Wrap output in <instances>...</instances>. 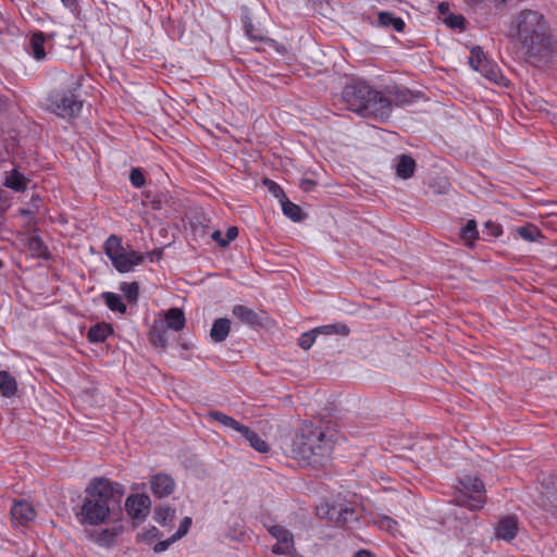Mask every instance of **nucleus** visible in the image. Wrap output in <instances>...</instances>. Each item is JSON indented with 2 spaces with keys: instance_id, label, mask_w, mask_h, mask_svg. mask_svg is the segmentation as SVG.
I'll return each instance as SVG.
<instances>
[{
  "instance_id": "obj_29",
  "label": "nucleus",
  "mask_w": 557,
  "mask_h": 557,
  "mask_svg": "<svg viewBox=\"0 0 557 557\" xmlns=\"http://www.w3.org/2000/svg\"><path fill=\"white\" fill-rule=\"evenodd\" d=\"M175 517V509L170 506H159L156 509L154 518L161 525H166Z\"/></svg>"
},
{
  "instance_id": "obj_21",
  "label": "nucleus",
  "mask_w": 557,
  "mask_h": 557,
  "mask_svg": "<svg viewBox=\"0 0 557 557\" xmlns=\"http://www.w3.org/2000/svg\"><path fill=\"white\" fill-rule=\"evenodd\" d=\"M282 210L283 213L289 218L294 222H300L304 220L305 214L302 213V210L299 206L295 205L294 202L289 201L287 197H284V199H281Z\"/></svg>"
},
{
  "instance_id": "obj_48",
  "label": "nucleus",
  "mask_w": 557,
  "mask_h": 557,
  "mask_svg": "<svg viewBox=\"0 0 557 557\" xmlns=\"http://www.w3.org/2000/svg\"><path fill=\"white\" fill-rule=\"evenodd\" d=\"M212 239L220 244L221 240L225 239L220 231H214L211 235Z\"/></svg>"
},
{
  "instance_id": "obj_46",
  "label": "nucleus",
  "mask_w": 557,
  "mask_h": 557,
  "mask_svg": "<svg viewBox=\"0 0 557 557\" xmlns=\"http://www.w3.org/2000/svg\"><path fill=\"white\" fill-rule=\"evenodd\" d=\"M234 431L238 432L248 443L251 435L255 434L252 430L242 423H238V426H236Z\"/></svg>"
},
{
  "instance_id": "obj_52",
  "label": "nucleus",
  "mask_w": 557,
  "mask_h": 557,
  "mask_svg": "<svg viewBox=\"0 0 557 557\" xmlns=\"http://www.w3.org/2000/svg\"><path fill=\"white\" fill-rule=\"evenodd\" d=\"M65 7H73L75 0H61Z\"/></svg>"
},
{
  "instance_id": "obj_27",
  "label": "nucleus",
  "mask_w": 557,
  "mask_h": 557,
  "mask_svg": "<svg viewBox=\"0 0 557 557\" xmlns=\"http://www.w3.org/2000/svg\"><path fill=\"white\" fill-rule=\"evenodd\" d=\"M391 101V107L395 106H404L410 103L412 101V94L406 89H395L394 91H389V97H385Z\"/></svg>"
},
{
  "instance_id": "obj_38",
  "label": "nucleus",
  "mask_w": 557,
  "mask_h": 557,
  "mask_svg": "<svg viewBox=\"0 0 557 557\" xmlns=\"http://www.w3.org/2000/svg\"><path fill=\"white\" fill-rule=\"evenodd\" d=\"M249 445L259 453L269 451V445L256 432L249 438Z\"/></svg>"
},
{
  "instance_id": "obj_35",
  "label": "nucleus",
  "mask_w": 557,
  "mask_h": 557,
  "mask_svg": "<svg viewBox=\"0 0 557 557\" xmlns=\"http://www.w3.org/2000/svg\"><path fill=\"white\" fill-rule=\"evenodd\" d=\"M486 78L490 81L498 84V85H506V78L500 74V72L493 66H490L487 63V67L484 69L483 72H481Z\"/></svg>"
},
{
  "instance_id": "obj_55",
  "label": "nucleus",
  "mask_w": 557,
  "mask_h": 557,
  "mask_svg": "<svg viewBox=\"0 0 557 557\" xmlns=\"http://www.w3.org/2000/svg\"><path fill=\"white\" fill-rule=\"evenodd\" d=\"M302 185H304V186H307V187H305V190H308V187H310L311 185H313V183H312L311 181H309V180H305V181L302 182Z\"/></svg>"
},
{
  "instance_id": "obj_22",
  "label": "nucleus",
  "mask_w": 557,
  "mask_h": 557,
  "mask_svg": "<svg viewBox=\"0 0 557 557\" xmlns=\"http://www.w3.org/2000/svg\"><path fill=\"white\" fill-rule=\"evenodd\" d=\"M112 333V327L109 324H96L88 331V339L91 343H102Z\"/></svg>"
},
{
  "instance_id": "obj_41",
  "label": "nucleus",
  "mask_w": 557,
  "mask_h": 557,
  "mask_svg": "<svg viewBox=\"0 0 557 557\" xmlns=\"http://www.w3.org/2000/svg\"><path fill=\"white\" fill-rule=\"evenodd\" d=\"M129 181L137 188H140L145 184L144 174L139 169H133L131 171Z\"/></svg>"
},
{
  "instance_id": "obj_17",
  "label": "nucleus",
  "mask_w": 557,
  "mask_h": 557,
  "mask_svg": "<svg viewBox=\"0 0 557 557\" xmlns=\"http://www.w3.org/2000/svg\"><path fill=\"white\" fill-rule=\"evenodd\" d=\"M231 330V321L226 318L216 319L211 327L210 337L214 343H221L226 339Z\"/></svg>"
},
{
  "instance_id": "obj_2",
  "label": "nucleus",
  "mask_w": 557,
  "mask_h": 557,
  "mask_svg": "<svg viewBox=\"0 0 557 557\" xmlns=\"http://www.w3.org/2000/svg\"><path fill=\"white\" fill-rule=\"evenodd\" d=\"M342 97L350 111L364 117L373 116L383 121L391 114V101L366 84L346 86Z\"/></svg>"
},
{
  "instance_id": "obj_43",
  "label": "nucleus",
  "mask_w": 557,
  "mask_h": 557,
  "mask_svg": "<svg viewBox=\"0 0 557 557\" xmlns=\"http://www.w3.org/2000/svg\"><path fill=\"white\" fill-rule=\"evenodd\" d=\"M238 235V230L235 226H232L227 230L225 239L220 242L221 247H226L232 240H234Z\"/></svg>"
},
{
  "instance_id": "obj_54",
  "label": "nucleus",
  "mask_w": 557,
  "mask_h": 557,
  "mask_svg": "<svg viewBox=\"0 0 557 557\" xmlns=\"http://www.w3.org/2000/svg\"><path fill=\"white\" fill-rule=\"evenodd\" d=\"M302 185H304V186H307V187H305V190H308V187H310L311 185H313V183H312L311 181H309V180H305V181L302 182Z\"/></svg>"
},
{
  "instance_id": "obj_16",
  "label": "nucleus",
  "mask_w": 557,
  "mask_h": 557,
  "mask_svg": "<svg viewBox=\"0 0 557 557\" xmlns=\"http://www.w3.org/2000/svg\"><path fill=\"white\" fill-rule=\"evenodd\" d=\"M28 183L29 180L15 169L5 172L4 186L13 189L14 191H24L27 188Z\"/></svg>"
},
{
  "instance_id": "obj_19",
  "label": "nucleus",
  "mask_w": 557,
  "mask_h": 557,
  "mask_svg": "<svg viewBox=\"0 0 557 557\" xmlns=\"http://www.w3.org/2000/svg\"><path fill=\"white\" fill-rule=\"evenodd\" d=\"M39 203H40V199L38 198H33L32 199V203H30V207L29 208H22L20 209V215L24 218V222H25V226L28 228V230H32L35 227L36 225V220H35V215L38 213L39 211Z\"/></svg>"
},
{
  "instance_id": "obj_23",
  "label": "nucleus",
  "mask_w": 557,
  "mask_h": 557,
  "mask_svg": "<svg viewBox=\"0 0 557 557\" xmlns=\"http://www.w3.org/2000/svg\"><path fill=\"white\" fill-rule=\"evenodd\" d=\"M379 24L384 27L392 26L396 32H403L405 23L400 17H396L391 12L379 13Z\"/></svg>"
},
{
  "instance_id": "obj_37",
  "label": "nucleus",
  "mask_w": 557,
  "mask_h": 557,
  "mask_svg": "<svg viewBox=\"0 0 557 557\" xmlns=\"http://www.w3.org/2000/svg\"><path fill=\"white\" fill-rule=\"evenodd\" d=\"M315 338H317V334H315L314 330H312L310 332H307V333H304L300 335V337L298 338V345L302 349L307 350L313 345Z\"/></svg>"
},
{
  "instance_id": "obj_31",
  "label": "nucleus",
  "mask_w": 557,
  "mask_h": 557,
  "mask_svg": "<svg viewBox=\"0 0 557 557\" xmlns=\"http://www.w3.org/2000/svg\"><path fill=\"white\" fill-rule=\"evenodd\" d=\"M517 234L527 242H536L541 237V231L534 225H525L517 228Z\"/></svg>"
},
{
  "instance_id": "obj_13",
  "label": "nucleus",
  "mask_w": 557,
  "mask_h": 557,
  "mask_svg": "<svg viewBox=\"0 0 557 557\" xmlns=\"http://www.w3.org/2000/svg\"><path fill=\"white\" fill-rule=\"evenodd\" d=\"M394 169L396 175L401 180H409L413 176L417 168L414 159L409 154H399L395 158Z\"/></svg>"
},
{
  "instance_id": "obj_20",
  "label": "nucleus",
  "mask_w": 557,
  "mask_h": 557,
  "mask_svg": "<svg viewBox=\"0 0 557 557\" xmlns=\"http://www.w3.org/2000/svg\"><path fill=\"white\" fill-rule=\"evenodd\" d=\"M17 384L15 379L7 371H0V392L4 397L15 395Z\"/></svg>"
},
{
  "instance_id": "obj_45",
  "label": "nucleus",
  "mask_w": 557,
  "mask_h": 557,
  "mask_svg": "<svg viewBox=\"0 0 557 557\" xmlns=\"http://www.w3.org/2000/svg\"><path fill=\"white\" fill-rule=\"evenodd\" d=\"M234 431L238 432L248 443L251 435L255 434L252 430L242 423H238V426H236Z\"/></svg>"
},
{
  "instance_id": "obj_36",
  "label": "nucleus",
  "mask_w": 557,
  "mask_h": 557,
  "mask_svg": "<svg viewBox=\"0 0 557 557\" xmlns=\"http://www.w3.org/2000/svg\"><path fill=\"white\" fill-rule=\"evenodd\" d=\"M121 290L125 294L129 301H136L139 294V286L136 282L125 283L121 286Z\"/></svg>"
},
{
  "instance_id": "obj_32",
  "label": "nucleus",
  "mask_w": 557,
  "mask_h": 557,
  "mask_svg": "<svg viewBox=\"0 0 557 557\" xmlns=\"http://www.w3.org/2000/svg\"><path fill=\"white\" fill-rule=\"evenodd\" d=\"M163 325L158 326L153 325V327L150 331V339L153 345L164 348L168 343V337L165 335V332L162 330Z\"/></svg>"
},
{
  "instance_id": "obj_26",
  "label": "nucleus",
  "mask_w": 557,
  "mask_h": 557,
  "mask_svg": "<svg viewBox=\"0 0 557 557\" xmlns=\"http://www.w3.org/2000/svg\"><path fill=\"white\" fill-rule=\"evenodd\" d=\"M469 63L473 70L479 72H483L487 67L486 58L480 47L475 46L471 49Z\"/></svg>"
},
{
  "instance_id": "obj_10",
  "label": "nucleus",
  "mask_w": 557,
  "mask_h": 557,
  "mask_svg": "<svg viewBox=\"0 0 557 557\" xmlns=\"http://www.w3.org/2000/svg\"><path fill=\"white\" fill-rule=\"evenodd\" d=\"M232 313L242 323L247 324L251 327L264 326L268 320L264 313L256 312L252 309L243 305L234 306L232 309Z\"/></svg>"
},
{
  "instance_id": "obj_56",
  "label": "nucleus",
  "mask_w": 557,
  "mask_h": 557,
  "mask_svg": "<svg viewBox=\"0 0 557 557\" xmlns=\"http://www.w3.org/2000/svg\"><path fill=\"white\" fill-rule=\"evenodd\" d=\"M288 555H290V557H304L302 555L297 553L294 548L292 549V553H289Z\"/></svg>"
},
{
  "instance_id": "obj_51",
  "label": "nucleus",
  "mask_w": 557,
  "mask_h": 557,
  "mask_svg": "<svg viewBox=\"0 0 557 557\" xmlns=\"http://www.w3.org/2000/svg\"><path fill=\"white\" fill-rule=\"evenodd\" d=\"M490 225L493 227V232H492V234H493L494 236H498V235L500 234V228H499V226L494 225V224H491V223H486V226H490Z\"/></svg>"
},
{
  "instance_id": "obj_6",
  "label": "nucleus",
  "mask_w": 557,
  "mask_h": 557,
  "mask_svg": "<svg viewBox=\"0 0 557 557\" xmlns=\"http://www.w3.org/2000/svg\"><path fill=\"white\" fill-rule=\"evenodd\" d=\"M460 483L463 490L469 493L468 499L463 500L462 504L471 509L481 508L485 502L483 482L478 478L467 476Z\"/></svg>"
},
{
  "instance_id": "obj_34",
  "label": "nucleus",
  "mask_w": 557,
  "mask_h": 557,
  "mask_svg": "<svg viewBox=\"0 0 557 557\" xmlns=\"http://www.w3.org/2000/svg\"><path fill=\"white\" fill-rule=\"evenodd\" d=\"M209 414L213 420L220 422L221 424H223L227 428L235 430V428L238 426V423H239L238 421H236L232 417L226 416L220 411H211Z\"/></svg>"
},
{
  "instance_id": "obj_11",
  "label": "nucleus",
  "mask_w": 557,
  "mask_h": 557,
  "mask_svg": "<svg viewBox=\"0 0 557 557\" xmlns=\"http://www.w3.org/2000/svg\"><path fill=\"white\" fill-rule=\"evenodd\" d=\"M12 521L15 524L26 525L36 517L34 507L26 500L15 502L11 508Z\"/></svg>"
},
{
  "instance_id": "obj_24",
  "label": "nucleus",
  "mask_w": 557,
  "mask_h": 557,
  "mask_svg": "<svg viewBox=\"0 0 557 557\" xmlns=\"http://www.w3.org/2000/svg\"><path fill=\"white\" fill-rule=\"evenodd\" d=\"M45 36L42 33H36L30 37V49L34 58L38 61L45 59Z\"/></svg>"
},
{
  "instance_id": "obj_3",
  "label": "nucleus",
  "mask_w": 557,
  "mask_h": 557,
  "mask_svg": "<svg viewBox=\"0 0 557 557\" xmlns=\"http://www.w3.org/2000/svg\"><path fill=\"white\" fill-rule=\"evenodd\" d=\"M333 449V440L319 426L304 424L295 433L290 443V454L295 459L318 462Z\"/></svg>"
},
{
  "instance_id": "obj_14",
  "label": "nucleus",
  "mask_w": 557,
  "mask_h": 557,
  "mask_svg": "<svg viewBox=\"0 0 557 557\" xmlns=\"http://www.w3.org/2000/svg\"><path fill=\"white\" fill-rule=\"evenodd\" d=\"M519 530L518 519L516 517L503 518L496 528V536L504 541H511L516 537Z\"/></svg>"
},
{
  "instance_id": "obj_25",
  "label": "nucleus",
  "mask_w": 557,
  "mask_h": 557,
  "mask_svg": "<svg viewBox=\"0 0 557 557\" xmlns=\"http://www.w3.org/2000/svg\"><path fill=\"white\" fill-rule=\"evenodd\" d=\"M102 299L106 304V306L112 310V311H119L121 313L126 312V305L122 301V298L120 295L106 292L102 294Z\"/></svg>"
},
{
  "instance_id": "obj_18",
  "label": "nucleus",
  "mask_w": 557,
  "mask_h": 557,
  "mask_svg": "<svg viewBox=\"0 0 557 557\" xmlns=\"http://www.w3.org/2000/svg\"><path fill=\"white\" fill-rule=\"evenodd\" d=\"M165 326L173 331H181L185 326V315L183 310L171 308L164 314Z\"/></svg>"
},
{
  "instance_id": "obj_42",
  "label": "nucleus",
  "mask_w": 557,
  "mask_h": 557,
  "mask_svg": "<svg viewBox=\"0 0 557 557\" xmlns=\"http://www.w3.org/2000/svg\"><path fill=\"white\" fill-rule=\"evenodd\" d=\"M264 185L268 186L269 190L280 200L286 197L283 189L273 181L265 180Z\"/></svg>"
},
{
  "instance_id": "obj_1",
  "label": "nucleus",
  "mask_w": 557,
  "mask_h": 557,
  "mask_svg": "<svg viewBox=\"0 0 557 557\" xmlns=\"http://www.w3.org/2000/svg\"><path fill=\"white\" fill-rule=\"evenodd\" d=\"M122 486L104 478L94 479L85 490V499L77 513L83 524L98 525L121 510Z\"/></svg>"
},
{
  "instance_id": "obj_9",
  "label": "nucleus",
  "mask_w": 557,
  "mask_h": 557,
  "mask_svg": "<svg viewBox=\"0 0 557 557\" xmlns=\"http://www.w3.org/2000/svg\"><path fill=\"white\" fill-rule=\"evenodd\" d=\"M151 500L145 494L132 495L125 502L126 511L134 519L145 518L149 512Z\"/></svg>"
},
{
  "instance_id": "obj_39",
  "label": "nucleus",
  "mask_w": 557,
  "mask_h": 557,
  "mask_svg": "<svg viewBox=\"0 0 557 557\" xmlns=\"http://www.w3.org/2000/svg\"><path fill=\"white\" fill-rule=\"evenodd\" d=\"M443 22L450 28H462L465 18L462 15L448 14L447 16L443 17Z\"/></svg>"
},
{
  "instance_id": "obj_47",
  "label": "nucleus",
  "mask_w": 557,
  "mask_h": 557,
  "mask_svg": "<svg viewBox=\"0 0 557 557\" xmlns=\"http://www.w3.org/2000/svg\"><path fill=\"white\" fill-rule=\"evenodd\" d=\"M438 12L440 16L443 20V17L447 16L449 14V7L447 3L442 2L438 4Z\"/></svg>"
},
{
  "instance_id": "obj_12",
  "label": "nucleus",
  "mask_w": 557,
  "mask_h": 557,
  "mask_svg": "<svg viewBox=\"0 0 557 557\" xmlns=\"http://www.w3.org/2000/svg\"><path fill=\"white\" fill-rule=\"evenodd\" d=\"M150 488L153 495L158 497H166L173 493L175 482L169 474L159 473L151 478Z\"/></svg>"
},
{
  "instance_id": "obj_15",
  "label": "nucleus",
  "mask_w": 557,
  "mask_h": 557,
  "mask_svg": "<svg viewBox=\"0 0 557 557\" xmlns=\"http://www.w3.org/2000/svg\"><path fill=\"white\" fill-rule=\"evenodd\" d=\"M25 245L34 258H40L45 260L50 258L48 247L39 236L35 234L29 235L26 238Z\"/></svg>"
},
{
  "instance_id": "obj_50",
  "label": "nucleus",
  "mask_w": 557,
  "mask_h": 557,
  "mask_svg": "<svg viewBox=\"0 0 557 557\" xmlns=\"http://www.w3.org/2000/svg\"><path fill=\"white\" fill-rule=\"evenodd\" d=\"M354 557H373L372 554L368 550L361 549L358 550Z\"/></svg>"
},
{
  "instance_id": "obj_49",
  "label": "nucleus",
  "mask_w": 557,
  "mask_h": 557,
  "mask_svg": "<svg viewBox=\"0 0 557 557\" xmlns=\"http://www.w3.org/2000/svg\"><path fill=\"white\" fill-rule=\"evenodd\" d=\"M394 524H396L395 521H393L391 518L388 517H385L383 520H382V527H386L387 529H391Z\"/></svg>"
},
{
  "instance_id": "obj_5",
  "label": "nucleus",
  "mask_w": 557,
  "mask_h": 557,
  "mask_svg": "<svg viewBox=\"0 0 557 557\" xmlns=\"http://www.w3.org/2000/svg\"><path fill=\"white\" fill-rule=\"evenodd\" d=\"M104 252L113 267L121 273L129 272L134 267L143 263L144 256L135 250H126L122 238L111 235L104 243Z\"/></svg>"
},
{
  "instance_id": "obj_8",
  "label": "nucleus",
  "mask_w": 557,
  "mask_h": 557,
  "mask_svg": "<svg viewBox=\"0 0 557 557\" xmlns=\"http://www.w3.org/2000/svg\"><path fill=\"white\" fill-rule=\"evenodd\" d=\"M83 103L73 92L64 94L54 101V110L62 117H73L82 110Z\"/></svg>"
},
{
  "instance_id": "obj_40",
  "label": "nucleus",
  "mask_w": 557,
  "mask_h": 557,
  "mask_svg": "<svg viewBox=\"0 0 557 557\" xmlns=\"http://www.w3.org/2000/svg\"><path fill=\"white\" fill-rule=\"evenodd\" d=\"M191 525V519L189 517H185L178 527V530L173 534V540H180L184 535L187 534L189 528Z\"/></svg>"
},
{
  "instance_id": "obj_53",
  "label": "nucleus",
  "mask_w": 557,
  "mask_h": 557,
  "mask_svg": "<svg viewBox=\"0 0 557 557\" xmlns=\"http://www.w3.org/2000/svg\"><path fill=\"white\" fill-rule=\"evenodd\" d=\"M302 185H304V186H307V187H305V190H308V187H310L311 185H313V183H312L311 181H309V180H305V181L302 182Z\"/></svg>"
},
{
  "instance_id": "obj_57",
  "label": "nucleus",
  "mask_w": 557,
  "mask_h": 557,
  "mask_svg": "<svg viewBox=\"0 0 557 557\" xmlns=\"http://www.w3.org/2000/svg\"><path fill=\"white\" fill-rule=\"evenodd\" d=\"M2 265H3V263H2V261L0 260V268H2Z\"/></svg>"
},
{
  "instance_id": "obj_7",
  "label": "nucleus",
  "mask_w": 557,
  "mask_h": 557,
  "mask_svg": "<svg viewBox=\"0 0 557 557\" xmlns=\"http://www.w3.org/2000/svg\"><path fill=\"white\" fill-rule=\"evenodd\" d=\"M269 533L276 539L277 544L272 547V553L277 555H287L294 548L293 534L282 525H271L268 528Z\"/></svg>"
},
{
  "instance_id": "obj_44",
  "label": "nucleus",
  "mask_w": 557,
  "mask_h": 557,
  "mask_svg": "<svg viewBox=\"0 0 557 557\" xmlns=\"http://www.w3.org/2000/svg\"><path fill=\"white\" fill-rule=\"evenodd\" d=\"M177 540H173V535L166 540V541H161V542H158L154 546H153V552L154 553H162L164 550H166L169 548V546L171 544H173L174 542H176Z\"/></svg>"
},
{
  "instance_id": "obj_33",
  "label": "nucleus",
  "mask_w": 557,
  "mask_h": 557,
  "mask_svg": "<svg viewBox=\"0 0 557 557\" xmlns=\"http://www.w3.org/2000/svg\"><path fill=\"white\" fill-rule=\"evenodd\" d=\"M544 498L546 499L549 509L557 511V479L556 482L552 483V487H546V492L544 493Z\"/></svg>"
},
{
  "instance_id": "obj_4",
  "label": "nucleus",
  "mask_w": 557,
  "mask_h": 557,
  "mask_svg": "<svg viewBox=\"0 0 557 557\" xmlns=\"http://www.w3.org/2000/svg\"><path fill=\"white\" fill-rule=\"evenodd\" d=\"M547 26L542 15L525 10L512 21L509 36L517 40L530 54H537L545 49Z\"/></svg>"
},
{
  "instance_id": "obj_28",
  "label": "nucleus",
  "mask_w": 557,
  "mask_h": 557,
  "mask_svg": "<svg viewBox=\"0 0 557 557\" xmlns=\"http://www.w3.org/2000/svg\"><path fill=\"white\" fill-rule=\"evenodd\" d=\"M460 236L465 243L469 246L478 238L479 232L476 230V223L474 220H469L467 224L461 228Z\"/></svg>"
},
{
  "instance_id": "obj_30",
  "label": "nucleus",
  "mask_w": 557,
  "mask_h": 557,
  "mask_svg": "<svg viewBox=\"0 0 557 557\" xmlns=\"http://www.w3.org/2000/svg\"><path fill=\"white\" fill-rule=\"evenodd\" d=\"M313 330L317 335L318 334H325V335L341 334V335L346 336L349 334V329L344 324L323 325V326L315 327Z\"/></svg>"
}]
</instances>
